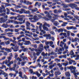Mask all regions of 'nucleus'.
Instances as JSON below:
<instances>
[{"label":"nucleus","mask_w":79,"mask_h":79,"mask_svg":"<svg viewBox=\"0 0 79 79\" xmlns=\"http://www.w3.org/2000/svg\"><path fill=\"white\" fill-rule=\"evenodd\" d=\"M32 8V6H30L28 8V9L29 10H31V9Z\"/></svg>","instance_id":"obj_55"},{"label":"nucleus","mask_w":79,"mask_h":79,"mask_svg":"<svg viewBox=\"0 0 79 79\" xmlns=\"http://www.w3.org/2000/svg\"><path fill=\"white\" fill-rule=\"evenodd\" d=\"M68 6H70V7H71L72 8H76L77 7V5L74 3L69 4H68Z\"/></svg>","instance_id":"obj_3"},{"label":"nucleus","mask_w":79,"mask_h":79,"mask_svg":"<svg viewBox=\"0 0 79 79\" xmlns=\"http://www.w3.org/2000/svg\"><path fill=\"white\" fill-rule=\"evenodd\" d=\"M21 58H22V60H25V59L26 60H28V59H27V57H26V56H22L21 57H20V61H22V60H21Z\"/></svg>","instance_id":"obj_10"},{"label":"nucleus","mask_w":79,"mask_h":79,"mask_svg":"<svg viewBox=\"0 0 79 79\" xmlns=\"http://www.w3.org/2000/svg\"><path fill=\"white\" fill-rule=\"evenodd\" d=\"M29 71L30 72L31 74H32V73H33V70L32 69L29 70Z\"/></svg>","instance_id":"obj_61"},{"label":"nucleus","mask_w":79,"mask_h":79,"mask_svg":"<svg viewBox=\"0 0 79 79\" xmlns=\"http://www.w3.org/2000/svg\"><path fill=\"white\" fill-rule=\"evenodd\" d=\"M8 26H9L8 24H5V23L3 24L2 26V27H4V28H7Z\"/></svg>","instance_id":"obj_14"},{"label":"nucleus","mask_w":79,"mask_h":79,"mask_svg":"<svg viewBox=\"0 0 79 79\" xmlns=\"http://www.w3.org/2000/svg\"><path fill=\"white\" fill-rule=\"evenodd\" d=\"M13 23L14 24H18V22L15 20H13Z\"/></svg>","instance_id":"obj_36"},{"label":"nucleus","mask_w":79,"mask_h":79,"mask_svg":"<svg viewBox=\"0 0 79 79\" xmlns=\"http://www.w3.org/2000/svg\"><path fill=\"white\" fill-rule=\"evenodd\" d=\"M54 13L56 14V13H58V10L55 9L54 10Z\"/></svg>","instance_id":"obj_42"},{"label":"nucleus","mask_w":79,"mask_h":79,"mask_svg":"<svg viewBox=\"0 0 79 79\" xmlns=\"http://www.w3.org/2000/svg\"><path fill=\"white\" fill-rule=\"evenodd\" d=\"M67 32V35H68V37H69V36L70 35V32H71V31H66Z\"/></svg>","instance_id":"obj_49"},{"label":"nucleus","mask_w":79,"mask_h":79,"mask_svg":"<svg viewBox=\"0 0 79 79\" xmlns=\"http://www.w3.org/2000/svg\"><path fill=\"white\" fill-rule=\"evenodd\" d=\"M65 74L66 77H68L67 79H70V77H69L71 76V74H70V73H69V72H66L65 73Z\"/></svg>","instance_id":"obj_6"},{"label":"nucleus","mask_w":79,"mask_h":79,"mask_svg":"<svg viewBox=\"0 0 79 79\" xmlns=\"http://www.w3.org/2000/svg\"><path fill=\"white\" fill-rule=\"evenodd\" d=\"M33 19H34V20H38L39 18H38V17L36 15H35L33 17Z\"/></svg>","instance_id":"obj_24"},{"label":"nucleus","mask_w":79,"mask_h":79,"mask_svg":"<svg viewBox=\"0 0 79 79\" xmlns=\"http://www.w3.org/2000/svg\"><path fill=\"white\" fill-rule=\"evenodd\" d=\"M45 44L46 45L50 44V41H45Z\"/></svg>","instance_id":"obj_54"},{"label":"nucleus","mask_w":79,"mask_h":79,"mask_svg":"<svg viewBox=\"0 0 79 79\" xmlns=\"http://www.w3.org/2000/svg\"><path fill=\"white\" fill-rule=\"evenodd\" d=\"M54 24L55 26H57L58 24H59V23H58L57 21H55L54 22Z\"/></svg>","instance_id":"obj_27"},{"label":"nucleus","mask_w":79,"mask_h":79,"mask_svg":"<svg viewBox=\"0 0 79 79\" xmlns=\"http://www.w3.org/2000/svg\"><path fill=\"white\" fill-rule=\"evenodd\" d=\"M61 60L58 59H55V61H57V63H58L59 62H60Z\"/></svg>","instance_id":"obj_43"},{"label":"nucleus","mask_w":79,"mask_h":79,"mask_svg":"<svg viewBox=\"0 0 79 79\" xmlns=\"http://www.w3.org/2000/svg\"><path fill=\"white\" fill-rule=\"evenodd\" d=\"M63 24L61 25V26H66V24H68V23L67 22H63Z\"/></svg>","instance_id":"obj_38"},{"label":"nucleus","mask_w":79,"mask_h":79,"mask_svg":"<svg viewBox=\"0 0 79 79\" xmlns=\"http://www.w3.org/2000/svg\"><path fill=\"white\" fill-rule=\"evenodd\" d=\"M62 58H66V54H65L62 55Z\"/></svg>","instance_id":"obj_60"},{"label":"nucleus","mask_w":79,"mask_h":79,"mask_svg":"<svg viewBox=\"0 0 79 79\" xmlns=\"http://www.w3.org/2000/svg\"><path fill=\"white\" fill-rule=\"evenodd\" d=\"M20 18H25V15H21L20 16Z\"/></svg>","instance_id":"obj_64"},{"label":"nucleus","mask_w":79,"mask_h":79,"mask_svg":"<svg viewBox=\"0 0 79 79\" xmlns=\"http://www.w3.org/2000/svg\"><path fill=\"white\" fill-rule=\"evenodd\" d=\"M64 43L63 42V41H61L60 42V47H63V44H64Z\"/></svg>","instance_id":"obj_40"},{"label":"nucleus","mask_w":79,"mask_h":79,"mask_svg":"<svg viewBox=\"0 0 79 79\" xmlns=\"http://www.w3.org/2000/svg\"><path fill=\"white\" fill-rule=\"evenodd\" d=\"M14 55H15V57L14 58H15V59H16L17 57L18 56V53H14Z\"/></svg>","instance_id":"obj_37"},{"label":"nucleus","mask_w":79,"mask_h":79,"mask_svg":"<svg viewBox=\"0 0 79 79\" xmlns=\"http://www.w3.org/2000/svg\"><path fill=\"white\" fill-rule=\"evenodd\" d=\"M46 38L47 40L51 39L52 38V37H51V35L50 34H47V36Z\"/></svg>","instance_id":"obj_11"},{"label":"nucleus","mask_w":79,"mask_h":79,"mask_svg":"<svg viewBox=\"0 0 79 79\" xmlns=\"http://www.w3.org/2000/svg\"><path fill=\"white\" fill-rule=\"evenodd\" d=\"M67 29L68 30H69V29H73V30H76V29H77V28H76V27L71 26L67 27Z\"/></svg>","instance_id":"obj_5"},{"label":"nucleus","mask_w":79,"mask_h":79,"mask_svg":"<svg viewBox=\"0 0 79 79\" xmlns=\"http://www.w3.org/2000/svg\"><path fill=\"white\" fill-rule=\"evenodd\" d=\"M75 60H79V55H77V58L75 59Z\"/></svg>","instance_id":"obj_51"},{"label":"nucleus","mask_w":79,"mask_h":79,"mask_svg":"<svg viewBox=\"0 0 79 79\" xmlns=\"http://www.w3.org/2000/svg\"><path fill=\"white\" fill-rule=\"evenodd\" d=\"M63 29L62 28H60L58 30V32H63Z\"/></svg>","instance_id":"obj_34"},{"label":"nucleus","mask_w":79,"mask_h":79,"mask_svg":"<svg viewBox=\"0 0 79 79\" xmlns=\"http://www.w3.org/2000/svg\"><path fill=\"white\" fill-rule=\"evenodd\" d=\"M13 23V20H10V19L8 20V21H7L6 22V24H8V23Z\"/></svg>","instance_id":"obj_18"},{"label":"nucleus","mask_w":79,"mask_h":79,"mask_svg":"<svg viewBox=\"0 0 79 79\" xmlns=\"http://www.w3.org/2000/svg\"><path fill=\"white\" fill-rule=\"evenodd\" d=\"M44 26H47L48 27H50V24H48L47 23H44Z\"/></svg>","instance_id":"obj_25"},{"label":"nucleus","mask_w":79,"mask_h":79,"mask_svg":"<svg viewBox=\"0 0 79 79\" xmlns=\"http://www.w3.org/2000/svg\"><path fill=\"white\" fill-rule=\"evenodd\" d=\"M12 57L8 56L7 57V59L8 60L9 62H10V60H11Z\"/></svg>","instance_id":"obj_39"},{"label":"nucleus","mask_w":79,"mask_h":79,"mask_svg":"<svg viewBox=\"0 0 79 79\" xmlns=\"http://www.w3.org/2000/svg\"><path fill=\"white\" fill-rule=\"evenodd\" d=\"M54 54L55 55H57V53L55 52H52L51 53V55H54Z\"/></svg>","instance_id":"obj_50"},{"label":"nucleus","mask_w":79,"mask_h":79,"mask_svg":"<svg viewBox=\"0 0 79 79\" xmlns=\"http://www.w3.org/2000/svg\"><path fill=\"white\" fill-rule=\"evenodd\" d=\"M3 55L5 56H7L8 55V53L6 52H5L3 53Z\"/></svg>","instance_id":"obj_62"},{"label":"nucleus","mask_w":79,"mask_h":79,"mask_svg":"<svg viewBox=\"0 0 79 79\" xmlns=\"http://www.w3.org/2000/svg\"><path fill=\"white\" fill-rule=\"evenodd\" d=\"M55 75L56 76H59L61 74V72H55Z\"/></svg>","instance_id":"obj_22"},{"label":"nucleus","mask_w":79,"mask_h":79,"mask_svg":"<svg viewBox=\"0 0 79 79\" xmlns=\"http://www.w3.org/2000/svg\"><path fill=\"white\" fill-rule=\"evenodd\" d=\"M6 68V66L4 65H2V66L0 67V69H3V68Z\"/></svg>","instance_id":"obj_53"},{"label":"nucleus","mask_w":79,"mask_h":79,"mask_svg":"<svg viewBox=\"0 0 79 79\" xmlns=\"http://www.w3.org/2000/svg\"><path fill=\"white\" fill-rule=\"evenodd\" d=\"M53 67L52 66V65H49V68H50V69H52V68H53Z\"/></svg>","instance_id":"obj_63"},{"label":"nucleus","mask_w":79,"mask_h":79,"mask_svg":"<svg viewBox=\"0 0 79 79\" xmlns=\"http://www.w3.org/2000/svg\"><path fill=\"white\" fill-rule=\"evenodd\" d=\"M46 26H44V24L43 25V29L44 31H49V30L48 29V28Z\"/></svg>","instance_id":"obj_7"},{"label":"nucleus","mask_w":79,"mask_h":79,"mask_svg":"<svg viewBox=\"0 0 79 79\" xmlns=\"http://www.w3.org/2000/svg\"><path fill=\"white\" fill-rule=\"evenodd\" d=\"M30 44H31V43L29 41H25V43H24V44L26 45H29Z\"/></svg>","instance_id":"obj_9"},{"label":"nucleus","mask_w":79,"mask_h":79,"mask_svg":"<svg viewBox=\"0 0 79 79\" xmlns=\"http://www.w3.org/2000/svg\"><path fill=\"white\" fill-rule=\"evenodd\" d=\"M26 63V62H21V66H24V64H25Z\"/></svg>","instance_id":"obj_47"},{"label":"nucleus","mask_w":79,"mask_h":79,"mask_svg":"<svg viewBox=\"0 0 79 79\" xmlns=\"http://www.w3.org/2000/svg\"><path fill=\"white\" fill-rule=\"evenodd\" d=\"M62 51V48H60L58 50V52H59V54H61L62 53V52H61Z\"/></svg>","instance_id":"obj_28"},{"label":"nucleus","mask_w":79,"mask_h":79,"mask_svg":"<svg viewBox=\"0 0 79 79\" xmlns=\"http://www.w3.org/2000/svg\"><path fill=\"white\" fill-rule=\"evenodd\" d=\"M61 5L63 6V8H68V5H66V4H64V3H62L61 4Z\"/></svg>","instance_id":"obj_20"},{"label":"nucleus","mask_w":79,"mask_h":79,"mask_svg":"<svg viewBox=\"0 0 79 79\" xmlns=\"http://www.w3.org/2000/svg\"><path fill=\"white\" fill-rule=\"evenodd\" d=\"M45 52H43L41 53L42 56H44V57H45Z\"/></svg>","instance_id":"obj_58"},{"label":"nucleus","mask_w":79,"mask_h":79,"mask_svg":"<svg viewBox=\"0 0 79 79\" xmlns=\"http://www.w3.org/2000/svg\"><path fill=\"white\" fill-rule=\"evenodd\" d=\"M38 10V9L37 8H35V9H31V13H34V12H35L36 11H37Z\"/></svg>","instance_id":"obj_17"},{"label":"nucleus","mask_w":79,"mask_h":79,"mask_svg":"<svg viewBox=\"0 0 79 79\" xmlns=\"http://www.w3.org/2000/svg\"><path fill=\"white\" fill-rule=\"evenodd\" d=\"M37 5H38V6H40L41 5V3H38V2H36L35 3V6H37Z\"/></svg>","instance_id":"obj_29"},{"label":"nucleus","mask_w":79,"mask_h":79,"mask_svg":"<svg viewBox=\"0 0 79 79\" xmlns=\"http://www.w3.org/2000/svg\"><path fill=\"white\" fill-rule=\"evenodd\" d=\"M73 16H74V18H76L77 19L79 18V17H78L77 15H73Z\"/></svg>","instance_id":"obj_52"},{"label":"nucleus","mask_w":79,"mask_h":79,"mask_svg":"<svg viewBox=\"0 0 79 79\" xmlns=\"http://www.w3.org/2000/svg\"><path fill=\"white\" fill-rule=\"evenodd\" d=\"M31 24V23H29V22L28 21H27L26 22V25L27 27H30V25Z\"/></svg>","instance_id":"obj_19"},{"label":"nucleus","mask_w":79,"mask_h":79,"mask_svg":"<svg viewBox=\"0 0 79 79\" xmlns=\"http://www.w3.org/2000/svg\"><path fill=\"white\" fill-rule=\"evenodd\" d=\"M10 63V62H9L8 60H6L5 61V64L6 65L8 64V63Z\"/></svg>","instance_id":"obj_48"},{"label":"nucleus","mask_w":79,"mask_h":79,"mask_svg":"<svg viewBox=\"0 0 79 79\" xmlns=\"http://www.w3.org/2000/svg\"><path fill=\"white\" fill-rule=\"evenodd\" d=\"M24 13H25V14H28V15H30V14L31 13V11L29 10L27 11L25 10Z\"/></svg>","instance_id":"obj_21"},{"label":"nucleus","mask_w":79,"mask_h":79,"mask_svg":"<svg viewBox=\"0 0 79 79\" xmlns=\"http://www.w3.org/2000/svg\"><path fill=\"white\" fill-rule=\"evenodd\" d=\"M63 35H64V36L65 37V38H66V37H67V35L66 33H63Z\"/></svg>","instance_id":"obj_57"},{"label":"nucleus","mask_w":79,"mask_h":79,"mask_svg":"<svg viewBox=\"0 0 79 79\" xmlns=\"http://www.w3.org/2000/svg\"><path fill=\"white\" fill-rule=\"evenodd\" d=\"M19 47L16 46L14 48V52H17L18 50H19Z\"/></svg>","instance_id":"obj_16"},{"label":"nucleus","mask_w":79,"mask_h":79,"mask_svg":"<svg viewBox=\"0 0 79 79\" xmlns=\"http://www.w3.org/2000/svg\"><path fill=\"white\" fill-rule=\"evenodd\" d=\"M5 6L4 5H2L1 7H0V13H3V9H5Z\"/></svg>","instance_id":"obj_8"},{"label":"nucleus","mask_w":79,"mask_h":79,"mask_svg":"<svg viewBox=\"0 0 79 79\" xmlns=\"http://www.w3.org/2000/svg\"><path fill=\"white\" fill-rule=\"evenodd\" d=\"M6 2H7L8 3H10V2L11 3H15V2L13 1V0H6Z\"/></svg>","instance_id":"obj_23"},{"label":"nucleus","mask_w":79,"mask_h":79,"mask_svg":"<svg viewBox=\"0 0 79 79\" xmlns=\"http://www.w3.org/2000/svg\"><path fill=\"white\" fill-rule=\"evenodd\" d=\"M5 51L7 52V53H9V52H11L12 51V50H11V48H6L5 49Z\"/></svg>","instance_id":"obj_13"},{"label":"nucleus","mask_w":79,"mask_h":79,"mask_svg":"<svg viewBox=\"0 0 79 79\" xmlns=\"http://www.w3.org/2000/svg\"><path fill=\"white\" fill-rule=\"evenodd\" d=\"M37 52L36 53V55L37 56H39V55H40V53H41L42 51H36Z\"/></svg>","instance_id":"obj_35"},{"label":"nucleus","mask_w":79,"mask_h":79,"mask_svg":"<svg viewBox=\"0 0 79 79\" xmlns=\"http://www.w3.org/2000/svg\"><path fill=\"white\" fill-rule=\"evenodd\" d=\"M10 44V41L9 40H8L7 41H6L5 42V44L6 45H9V44Z\"/></svg>","instance_id":"obj_32"},{"label":"nucleus","mask_w":79,"mask_h":79,"mask_svg":"<svg viewBox=\"0 0 79 79\" xmlns=\"http://www.w3.org/2000/svg\"><path fill=\"white\" fill-rule=\"evenodd\" d=\"M21 50H20V52H21V51H23V52H27V48H24L25 47L23 46H20Z\"/></svg>","instance_id":"obj_4"},{"label":"nucleus","mask_w":79,"mask_h":79,"mask_svg":"<svg viewBox=\"0 0 79 79\" xmlns=\"http://www.w3.org/2000/svg\"><path fill=\"white\" fill-rule=\"evenodd\" d=\"M74 54V52H73V51H71L69 53L70 55H71V56H73Z\"/></svg>","instance_id":"obj_33"},{"label":"nucleus","mask_w":79,"mask_h":79,"mask_svg":"<svg viewBox=\"0 0 79 79\" xmlns=\"http://www.w3.org/2000/svg\"><path fill=\"white\" fill-rule=\"evenodd\" d=\"M44 50V45L42 44H41L39 45L38 49H36V52H39L40 51H42Z\"/></svg>","instance_id":"obj_2"},{"label":"nucleus","mask_w":79,"mask_h":79,"mask_svg":"<svg viewBox=\"0 0 79 79\" xmlns=\"http://www.w3.org/2000/svg\"><path fill=\"white\" fill-rule=\"evenodd\" d=\"M40 31H41V32H43V34H45V33H46V31H44V30H40Z\"/></svg>","instance_id":"obj_56"},{"label":"nucleus","mask_w":79,"mask_h":79,"mask_svg":"<svg viewBox=\"0 0 79 79\" xmlns=\"http://www.w3.org/2000/svg\"><path fill=\"white\" fill-rule=\"evenodd\" d=\"M2 74L3 75H4V77H8V75L7 73H6L4 72L2 73Z\"/></svg>","instance_id":"obj_31"},{"label":"nucleus","mask_w":79,"mask_h":79,"mask_svg":"<svg viewBox=\"0 0 79 79\" xmlns=\"http://www.w3.org/2000/svg\"><path fill=\"white\" fill-rule=\"evenodd\" d=\"M15 60L18 61L17 64L19 65L20 64V62H19L20 61V58L19 57H18L15 59Z\"/></svg>","instance_id":"obj_15"},{"label":"nucleus","mask_w":79,"mask_h":79,"mask_svg":"<svg viewBox=\"0 0 79 79\" xmlns=\"http://www.w3.org/2000/svg\"><path fill=\"white\" fill-rule=\"evenodd\" d=\"M21 11H20V14H22V13H24V11H25V9H22L20 10Z\"/></svg>","instance_id":"obj_26"},{"label":"nucleus","mask_w":79,"mask_h":79,"mask_svg":"<svg viewBox=\"0 0 79 79\" xmlns=\"http://www.w3.org/2000/svg\"><path fill=\"white\" fill-rule=\"evenodd\" d=\"M6 15V14L5 13H3L2 14H0V16H4Z\"/></svg>","instance_id":"obj_46"},{"label":"nucleus","mask_w":79,"mask_h":79,"mask_svg":"<svg viewBox=\"0 0 79 79\" xmlns=\"http://www.w3.org/2000/svg\"><path fill=\"white\" fill-rule=\"evenodd\" d=\"M13 34V33L11 32L7 33V36H8V37H13V35H11Z\"/></svg>","instance_id":"obj_12"},{"label":"nucleus","mask_w":79,"mask_h":79,"mask_svg":"<svg viewBox=\"0 0 79 79\" xmlns=\"http://www.w3.org/2000/svg\"><path fill=\"white\" fill-rule=\"evenodd\" d=\"M67 69H70L71 73L73 74H74L76 73H77V70H76V68L73 66H71L70 67H67Z\"/></svg>","instance_id":"obj_1"},{"label":"nucleus","mask_w":79,"mask_h":79,"mask_svg":"<svg viewBox=\"0 0 79 79\" xmlns=\"http://www.w3.org/2000/svg\"><path fill=\"white\" fill-rule=\"evenodd\" d=\"M23 72H22L21 71L20 72V77H21V78H22V79H24V77H22L23 76Z\"/></svg>","instance_id":"obj_45"},{"label":"nucleus","mask_w":79,"mask_h":79,"mask_svg":"<svg viewBox=\"0 0 79 79\" xmlns=\"http://www.w3.org/2000/svg\"><path fill=\"white\" fill-rule=\"evenodd\" d=\"M52 18L53 19H52L51 21L52 23H54L55 22L54 21L56 20V19H55V17H52Z\"/></svg>","instance_id":"obj_41"},{"label":"nucleus","mask_w":79,"mask_h":79,"mask_svg":"<svg viewBox=\"0 0 79 79\" xmlns=\"http://www.w3.org/2000/svg\"><path fill=\"white\" fill-rule=\"evenodd\" d=\"M42 24L40 23V26L39 27V28L40 29V31H41L42 30Z\"/></svg>","instance_id":"obj_44"},{"label":"nucleus","mask_w":79,"mask_h":79,"mask_svg":"<svg viewBox=\"0 0 79 79\" xmlns=\"http://www.w3.org/2000/svg\"><path fill=\"white\" fill-rule=\"evenodd\" d=\"M0 45H5V43L3 42L0 43Z\"/></svg>","instance_id":"obj_59"},{"label":"nucleus","mask_w":79,"mask_h":79,"mask_svg":"<svg viewBox=\"0 0 79 79\" xmlns=\"http://www.w3.org/2000/svg\"><path fill=\"white\" fill-rule=\"evenodd\" d=\"M29 1L27 2L25 0L23 1V3H24L25 5H29Z\"/></svg>","instance_id":"obj_30"}]
</instances>
